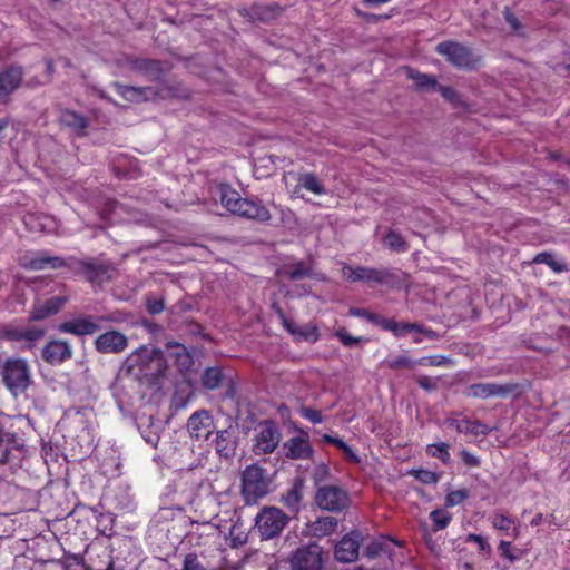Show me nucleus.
<instances>
[{
    "label": "nucleus",
    "mask_w": 570,
    "mask_h": 570,
    "mask_svg": "<svg viewBox=\"0 0 570 570\" xmlns=\"http://www.w3.org/2000/svg\"><path fill=\"white\" fill-rule=\"evenodd\" d=\"M121 370L138 380L155 383L164 376L167 365L160 348L142 345L126 357Z\"/></svg>",
    "instance_id": "f257e3e1"
},
{
    "label": "nucleus",
    "mask_w": 570,
    "mask_h": 570,
    "mask_svg": "<svg viewBox=\"0 0 570 570\" xmlns=\"http://www.w3.org/2000/svg\"><path fill=\"white\" fill-rule=\"evenodd\" d=\"M218 189L220 204L230 214L259 223L268 222L272 218L269 210L259 199L244 198L227 184H220Z\"/></svg>",
    "instance_id": "f03ea898"
},
{
    "label": "nucleus",
    "mask_w": 570,
    "mask_h": 570,
    "mask_svg": "<svg viewBox=\"0 0 570 570\" xmlns=\"http://www.w3.org/2000/svg\"><path fill=\"white\" fill-rule=\"evenodd\" d=\"M268 488L266 471L258 464H249L242 472L240 494L246 504H257L268 493Z\"/></svg>",
    "instance_id": "7ed1b4c3"
},
{
    "label": "nucleus",
    "mask_w": 570,
    "mask_h": 570,
    "mask_svg": "<svg viewBox=\"0 0 570 570\" xmlns=\"http://www.w3.org/2000/svg\"><path fill=\"white\" fill-rule=\"evenodd\" d=\"M435 52L458 69L473 70L476 69L482 61V57L479 53L454 40L439 42L435 46Z\"/></svg>",
    "instance_id": "20e7f679"
},
{
    "label": "nucleus",
    "mask_w": 570,
    "mask_h": 570,
    "mask_svg": "<svg viewBox=\"0 0 570 570\" xmlns=\"http://www.w3.org/2000/svg\"><path fill=\"white\" fill-rule=\"evenodd\" d=\"M26 453L23 440L0 428V468L13 472L20 466Z\"/></svg>",
    "instance_id": "39448f33"
},
{
    "label": "nucleus",
    "mask_w": 570,
    "mask_h": 570,
    "mask_svg": "<svg viewBox=\"0 0 570 570\" xmlns=\"http://www.w3.org/2000/svg\"><path fill=\"white\" fill-rule=\"evenodd\" d=\"M2 381L13 394L23 393L31 384V371L23 358H9L2 367Z\"/></svg>",
    "instance_id": "423d86ee"
},
{
    "label": "nucleus",
    "mask_w": 570,
    "mask_h": 570,
    "mask_svg": "<svg viewBox=\"0 0 570 570\" xmlns=\"http://www.w3.org/2000/svg\"><path fill=\"white\" fill-rule=\"evenodd\" d=\"M343 276L350 282H366L368 284L377 285H394L399 283V276L393 268H372V267H351L344 266L342 268Z\"/></svg>",
    "instance_id": "0eeeda50"
},
{
    "label": "nucleus",
    "mask_w": 570,
    "mask_h": 570,
    "mask_svg": "<svg viewBox=\"0 0 570 570\" xmlns=\"http://www.w3.org/2000/svg\"><path fill=\"white\" fill-rule=\"evenodd\" d=\"M121 318L116 314L108 315H81L76 318L60 323L58 330L61 333L72 334L76 336L91 335L101 328L102 322L117 323Z\"/></svg>",
    "instance_id": "6e6552de"
},
{
    "label": "nucleus",
    "mask_w": 570,
    "mask_h": 570,
    "mask_svg": "<svg viewBox=\"0 0 570 570\" xmlns=\"http://www.w3.org/2000/svg\"><path fill=\"white\" fill-rule=\"evenodd\" d=\"M288 522V517L278 508H264L255 518L256 528L263 539L278 535Z\"/></svg>",
    "instance_id": "1a4fd4ad"
},
{
    "label": "nucleus",
    "mask_w": 570,
    "mask_h": 570,
    "mask_svg": "<svg viewBox=\"0 0 570 570\" xmlns=\"http://www.w3.org/2000/svg\"><path fill=\"white\" fill-rule=\"evenodd\" d=\"M69 267L77 274L83 275L90 283H102L110 281L115 272L111 264L102 263L97 259H76L71 257Z\"/></svg>",
    "instance_id": "9d476101"
},
{
    "label": "nucleus",
    "mask_w": 570,
    "mask_h": 570,
    "mask_svg": "<svg viewBox=\"0 0 570 570\" xmlns=\"http://www.w3.org/2000/svg\"><path fill=\"white\" fill-rule=\"evenodd\" d=\"M281 438V431L274 421L267 420L262 422L254 438L253 452L256 455L273 453L278 446Z\"/></svg>",
    "instance_id": "9b49d317"
},
{
    "label": "nucleus",
    "mask_w": 570,
    "mask_h": 570,
    "mask_svg": "<svg viewBox=\"0 0 570 570\" xmlns=\"http://www.w3.org/2000/svg\"><path fill=\"white\" fill-rule=\"evenodd\" d=\"M323 563L324 552L316 543L298 548L291 558L292 570H322Z\"/></svg>",
    "instance_id": "f8f14e48"
},
{
    "label": "nucleus",
    "mask_w": 570,
    "mask_h": 570,
    "mask_svg": "<svg viewBox=\"0 0 570 570\" xmlns=\"http://www.w3.org/2000/svg\"><path fill=\"white\" fill-rule=\"evenodd\" d=\"M316 504L331 512H341L348 505V495L340 487H320L315 493Z\"/></svg>",
    "instance_id": "ddd939ff"
},
{
    "label": "nucleus",
    "mask_w": 570,
    "mask_h": 570,
    "mask_svg": "<svg viewBox=\"0 0 570 570\" xmlns=\"http://www.w3.org/2000/svg\"><path fill=\"white\" fill-rule=\"evenodd\" d=\"M19 265L27 271L59 269L69 265L60 256H50L47 252L24 254L19 258Z\"/></svg>",
    "instance_id": "4468645a"
},
{
    "label": "nucleus",
    "mask_w": 570,
    "mask_h": 570,
    "mask_svg": "<svg viewBox=\"0 0 570 570\" xmlns=\"http://www.w3.org/2000/svg\"><path fill=\"white\" fill-rule=\"evenodd\" d=\"M518 385L513 383H475L465 387L464 396L473 399H489L494 396H508L517 390Z\"/></svg>",
    "instance_id": "2eb2a0df"
},
{
    "label": "nucleus",
    "mask_w": 570,
    "mask_h": 570,
    "mask_svg": "<svg viewBox=\"0 0 570 570\" xmlns=\"http://www.w3.org/2000/svg\"><path fill=\"white\" fill-rule=\"evenodd\" d=\"M214 429L213 416L206 410L194 412L187 421L189 436L196 441L208 440Z\"/></svg>",
    "instance_id": "dca6fc26"
},
{
    "label": "nucleus",
    "mask_w": 570,
    "mask_h": 570,
    "mask_svg": "<svg viewBox=\"0 0 570 570\" xmlns=\"http://www.w3.org/2000/svg\"><path fill=\"white\" fill-rule=\"evenodd\" d=\"M128 337L119 331H107L94 342L96 351L101 354H120L128 347Z\"/></svg>",
    "instance_id": "f3484780"
},
{
    "label": "nucleus",
    "mask_w": 570,
    "mask_h": 570,
    "mask_svg": "<svg viewBox=\"0 0 570 570\" xmlns=\"http://www.w3.org/2000/svg\"><path fill=\"white\" fill-rule=\"evenodd\" d=\"M285 456L292 460H307L314 454V449L309 443L308 434L299 431V435L289 438L284 444Z\"/></svg>",
    "instance_id": "a211bd4d"
},
{
    "label": "nucleus",
    "mask_w": 570,
    "mask_h": 570,
    "mask_svg": "<svg viewBox=\"0 0 570 570\" xmlns=\"http://www.w3.org/2000/svg\"><path fill=\"white\" fill-rule=\"evenodd\" d=\"M361 533L352 531L344 535L335 546V558L340 562H353L358 558Z\"/></svg>",
    "instance_id": "6ab92c4d"
},
{
    "label": "nucleus",
    "mask_w": 570,
    "mask_h": 570,
    "mask_svg": "<svg viewBox=\"0 0 570 570\" xmlns=\"http://www.w3.org/2000/svg\"><path fill=\"white\" fill-rule=\"evenodd\" d=\"M214 444L219 458L226 460L234 458L238 445L236 429L229 426L228 429L217 431Z\"/></svg>",
    "instance_id": "aec40b11"
},
{
    "label": "nucleus",
    "mask_w": 570,
    "mask_h": 570,
    "mask_svg": "<svg viewBox=\"0 0 570 570\" xmlns=\"http://www.w3.org/2000/svg\"><path fill=\"white\" fill-rule=\"evenodd\" d=\"M23 224L29 232L36 234H52L58 229L57 219L43 213H27Z\"/></svg>",
    "instance_id": "412c9836"
},
{
    "label": "nucleus",
    "mask_w": 570,
    "mask_h": 570,
    "mask_svg": "<svg viewBox=\"0 0 570 570\" xmlns=\"http://www.w3.org/2000/svg\"><path fill=\"white\" fill-rule=\"evenodd\" d=\"M282 11V7L276 2L267 4H254L250 8H240L238 10L242 17L258 22H268L278 17Z\"/></svg>",
    "instance_id": "4be33fe9"
},
{
    "label": "nucleus",
    "mask_w": 570,
    "mask_h": 570,
    "mask_svg": "<svg viewBox=\"0 0 570 570\" xmlns=\"http://www.w3.org/2000/svg\"><path fill=\"white\" fill-rule=\"evenodd\" d=\"M71 357L72 350L67 341H50L42 350V358L50 365L61 364Z\"/></svg>",
    "instance_id": "5701e85b"
},
{
    "label": "nucleus",
    "mask_w": 570,
    "mask_h": 570,
    "mask_svg": "<svg viewBox=\"0 0 570 570\" xmlns=\"http://www.w3.org/2000/svg\"><path fill=\"white\" fill-rule=\"evenodd\" d=\"M23 78V68L20 66H9L0 70V100L9 97L19 88Z\"/></svg>",
    "instance_id": "b1692460"
},
{
    "label": "nucleus",
    "mask_w": 570,
    "mask_h": 570,
    "mask_svg": "<svg viewBox=\"0 0 570 570\" xmlns=\"http://www.w3.org/2000/svg\"><path fill=\"white\" fill-rule=\"evenodd\" d=\"M66 303L67 297L63 296H55L43 303H37L33 305L30 320L40 321L55 315L65 306Z\"/></svg>",
    "instance_id": "393cba45"
},
{
    "label": "nucleus",
    "mask_w": 570,
    "mask_h": 570,
    "mask_svg": "<svg viewBox=\"0 0 570 570\" xmlns=\"http://www.w3.org/2000/svg\"><path fill=\"white\" fill-rule=\"evenodd\" d=\"M130 69L149 79H156L163 72L161 62L155 59H135L130 62Z\"/></svg>",
    "instance_id": "a878e982"
},
{
    "label": "nucleus",
    "mask_w": 570,
    "mask_h": 570,
    "mask_svg": "<svg viewBox=\"0 0 570 570\" xmlns=\"http://www.w3.org/2000/svg\"><path fill=\"white\" fill-rule=\"evenodd\" d=\"M304 481L296 479L291 489L282 497V502L291 512H298L303 499Z\"/></svg>",
    "instance_id": "bb28decb"
},
{
    "label": "nucleus",
    "mask_w": 570,
    "mask_h": 570,
    "mask_svg": "<svg viewBox=\"0 0 570 570\" xmlns=\"http://www.w3.org/2000/svg\"><path fill=\"white\" fill-rule=\"evenodd\" d=\"M59 121L78 134H82L89 125L87 117L70 109H65L60 112Z\"/></svg>",
    "instance_id": "cd10ccee"
},
{
    "label": "nucleus",
    "mask_w": 570,
    "mask_h": 570,
    "mask_svg": "<svg viewBox=\"0 0 570 570\" xmlns=\"http://www.w3.org/2000/svg\"><path fill=\"white\" fill-rule=\"evenodd\" d=\"M117 92L126 100L130 102L146 101L149 98V94H154L149 87H132L115 83Z\"/></svg>",
    "instance_id": "c85d7f7f"
},
{
    "label": "nucleus",
    "mask_w": 570,
    "mask_h": 570,
    "mask_svg": "<svg viewBox=\"0 0 570 570\" xmlns=\"http://www.w3.org/2000/svg\"><path fill=\"white\" fill-rule=\"evenodd\" d=\"M293 336H295L298 341H305L309 343H315L320 338V332L316 325L306 324L299 326L294 322L291 324V327L286 330Z\"/></svg>",
    "instance_id": "c756f323"
},
{
    "label": "nucleus",
    "mask_w": 570,
    "mask_h": 570,
    "mask_svg": "<svg viewBox=\"0 0 570 570\" xmlns=\"http://www.w3.org/2000/svg\"><path fill=\"white\" fill-rule=\"evenodd\" d=\"M284 275L291 281H301L314 277L313 269L303 261L295 262L284 266Z\"/></svg>",
    "instance_id": "7c9ffc66"
},
{
    "label": "nucleus",
    "mask_w": 570,
    "mask_h": 570,
    "mask_svg": "<svg viewBox=\"0 0 570 570\" xmlns=\"http://www.w3.org/2000/svg\"><path fill=\"white\" fill-rule=\"evenodd\" d=\"M383 243L385 247L394 252H406L409 249V244L404 239V237L394 229H389L386 235L383 238Z\"/></svg>",
    "instance_id": "2f4dec72"
},
{
    "label": "nucleus",
    "mask_w": 570,
    "mask_h": 570,
    "mask_svg": "<svg viewBox=\"0 0 570 570\" xmlns=\"http://www.w3.org/2000/svg\"><path fill=\"white\" fill-rule=\"evenodd\" d=\"M491 431L492 429L488 424L479 420L472 421L464 417V424L461 433L472 436H487Z\"/></svg>",
    "instance_id": "473e14b6"
},
{
    "label": "nucleus",
    "mask_w": 570,
    "mask_h": 570,
    "mask_svg": "<svg viewBox=\"0 0 570 570\" xmlns=\"http://www.w3.org/2000/svg\"><path fill=\"white\" fill-rule=\"evenodd\" d=\"M407 76L414 81L416 89H435L438 86L436 79L426 73L409 69Z\"/></svg>",
    "instance_id": "72a5a7b5"
},
{
    "label": "nucleus",
    "mask_w": 570,
    "mask_h": 570,
    "mask_svg": "<svg viewBox=\"0 0 570 570\" xmlns=\"http://www.w3.org/2000/svg\"><path fill=\"white\" fill-rule=\"evenodd\" d=\"M299 185L306 190L313 193L314 195H324L325 188L318 180L315 174L306 173L302 175L298 179Z\"/></svg>",
    "instance_id": "f704fd0d"
},
{
    "label": "nucleus",
    "mask_w": 570,
    "mask_h": 570,
    "mask_svg": "<svg viewBox=\"0 0 570 570\" xmlns=\"http://www.w3.org/2000/svg\"><path fill=\"white\" fill-rule=\"evenodd\" d=\"M223 380V373L219 367H208L202 375V383L207 390L217 389Z\"/></svg>",
    "instance_id": "c9c22d12"
},
{
    "label": "nucleus",
    "mask_w": 570,
    "mask_h": 570,
    "mask_svg": "<svg viewBox=\"0 0 570 570\" xmlns=\"http://www.w3.org/2000/svg\"><path fill=\"white\" fill-rule=\"evenodd\" d=\"M337 525V521L333 517L318 518L313 523V531L317 537H325L331 534Z\"/></svg>",
    "instance_id": "e433bc0d"
},
{
    "label": "nucleus",
    "mask_w": 570,
    "mask_h": 570,
    "mask_svg": "<svg viewBox=\"0 0 570 570\" xmlns=\"http://www.w3.org/2000/svg\"><path fill=\"white\" fill-rule=\"evenodd\" d=\"M533 262L546 264L556 273H562L567 271V265L562 261L556 259L554 255L548 252L539 253L534 257Z\"/></svg>",
    "instance_id": "4c0bfd02"
},
{
    "label": "nucleus",
    "mask_w": 570,
    "mask_h": 570,
    "mask_svg": "<svg viewBox=\"0 0 570 570\" xmlns=\"http://www.w3.org/2000/svg\"><path fill=\"white\" fill-rule=\"evenodd\" d=\"M449 448V444L445 442L434 443L426 446V453L432 458L441 460L442 463L449 464L451 462Z\"/></svg>",
    "instance_id": "58836bf2"
},
{
    "label": "nucleus",
    "mask_w": 570,
    "mask_h": 570,
    "mask_svg": "<svg viewBox=\"0 0 570 570\" xmlns=\"http://www.w3.org/2000/svg\"><path fill=\"white\" fill-rule=\"evenodd\" d=\"M424 364H425L424 358L411 360L404 355L397 356L396 358L387 362V366L391 370H399L402 367L403 368H413L416 365H424Z\"/></svg>",
    "instance_id": "ea45409f"
},
{
    "label": "nucleus",
    "mask_w": 570,
    "mask_h": 570,
    "mask_svg": "<svg viewBox=\"0 0 570 570\" xmlns=\"http://www.w3.org/2000/svg\"><path fill=\"white\" fill-rule=\"evenodd\" d=\"M430 519L432 520L435 530H443L449 525L452 517L445 510L435 509L430 513Z\"/></svg>",
    "instance_id": "a19ab883"
},
{
    "label": "nucleus",
    "mask_w": 570,
    "mask_h": 570,
    "mask_svg": "<svg viewBox=\"0 0 570 570\" xmlns=\"http://www.w3.org/2000/svg\"><path fill=\"white\" fill-rule=\"evenodd\" d=\"M499 551L501 557L511 563L519 560L523 556V552L518 549H513L511 542L504 540L500 541Z\"/></svg>",
    "instance_id": "79ce46f5"
},
{
    "label": "nucleus",
    "mask_w": 570,
    "mask_h": 570,
    "mask_svg": "<svg viewBox=\"0 0 570 570\" xmlns=\"http://www.w3.org/2000/svg\"><path fill=\"white\" fill-rule=\"evenodd\" d=\"M46 331L39 327L22 328V341L27 343V347H33L35 343L45 336Z\"/></svg>",
    "instance_id": "37998d69"
},
{
    "label": "nucleus",
    "mask_w": 570,
    "mask_h": 570,
    "mask_svg": "<svg viewBox=\"0 0 570 570\" xmlns=\"http://www.w3.org/2000/svg\"><path fill=\"white\" fill-rule=\"evenodd\" d=\"M410 475H413L415 479H417L423 484H435L439 481V475L435 472L417 469V470H411L409 472Z\"/></svg>",
    "instance_id": "c03bdc74"
},
{
    "label": "nucleus",
    "mask_w": 570,
    "mask_h": 570,
    "mask_svg": "<svg viewBox=\"0 0 570 570\" xmlns=\"http://www.w3.org/2000/svg\"><path fill=\"white\" fill-rule=\"evenodd\" d=\"M344 346L346 347H353L354 345L365 342L366 338L362 336H353L347 333L345 328H338L334 334Z\"/></svg>",
    "instance_id": "a18cd8bd"
},
{
    "label": "nucleus",
    "mask_w": 570,
    "mask_h": 570,
    "mask_svg": "<svg viewBox=\"0 0 570 570\" xmlns=\"http://www.w3.org/2000/svg\"><path fill=\"white\" fill-rule=\"evenodd\" d=\"M469 497V491L466 489H460L450 491L445 497V505L446 507H455L463 501H465Z\"/></svg>",
    "instance_id": "49530a36"
},
{
    "label": "nucleus",
    "mask_w": 570,
    "mask_h": 570,
    "mask_svg": "<svg viewBox=\"0 0 570 570\" xmlns=\"http://www.w3.org/2000/svg\"><path fill=\"white\" fill-rule=\"evenodd\" d=\"M98 527H101L100 532L107 537H110L112 533V523L114 518L110 513H99L97 515Z\"/></svg>",
    "instance_id": "de8ad7c7"
},
{
    "label": "nucleus",
    "mask_w": 570,
    "mask_h": 570,
    "mask_svg": "<svg viewBox=\"0 0 570 570\" xmlns=\"http://www.w3.org/2000/svg\"><path fill=\"white\" fill-rule=\"evenodd\" d=\"M181 570H207L196 553H188L184 558Z\"/></svg>",
    "instance_id": "09e8293b"
},
{
    "label": "nucleus",
    "mask_w": 570,
    "mask_h": 570,
    "mask_svg": "<svg viewBox=\"0 0 570 570\" xmlns=\"http://www.w3.org/2000/svg\"><path fill=\"white\" fill-rule=\"evenodd\" d=\"M466 542H474L478 544L479 547V550L487 554V556H490L491 552H492V549H491V546L488 543V541L480 534H475V533H470L468 534L466 537Z\"/></svg>",
    "instance_id": "8fccbe9b"
},
{
    "label": "nucleus",
    "mask_w": 570,
    "mask_h": 570,
    "mask_svg": "<svg viewBox=\"0 0 570 570\" xmlns=\"http://www.w3.org/2000/svg\"><path fill=\"white\" fill-rule=\"evenodd\" d=\"M460 456L463 464L468 468H478L481 465V459L466 449L460 451Z\"/></svg>",
    "instance_id": "3c124183"
},
{
    "label": "nucleus",
    "mask_w": 570,
    "mask_h": 570,
    "mask_svg": "<svg viewBox=\"0 0 570 570\" xmlns=\"http://www.w3.org/2000/svg\"><path fill=\"white\" fill-rule=\"evenodd\" d=\"M416 383L421 389L428 392L435 391L438 389V380L426 376V375H419L415 377Z\"/></svg>",
    "instance_id": "603ef678"
},
{
    "label": "nucleus",
    "mask_w": 570,
    "mask_h": 570,
    "mask_svg": "<svg viewBox=\"0 0 570 570\" xmlns=\"http://www.w3.org/2000/svg\"><path fill=\"white\" fill-rule=\"evenodd\" d=\"M435 89L442 95V97L445 100H448L450 102H454V104L460 101L459 94L452 87H450V86H439L438 85Z\"/></svg>",
    "instance_id": "864d4df0"
},
{
    "label": "nucleus",
    "mask_w": 570,
    "mask_h": 570,
    "mask_svg": "<svg viewBox=\"0 0 570 570\" xmlns=\"http://www.w3.org/2000/svg\"><path fill=\"white\" fill-rule=\"evenodd\" d=\"M371 323L380 326L384 331H390L393 333L395 330V323L393 318H385L377 314L376 317H371Z\"/></svg>",
    "instance_id": "5fc2aeb1"
},
{
    "label": "nucleus",
    "mask_w": 570,
    "mask_h": 570,
    "mask_svg": "<svg viewBox=\"0 0 570 570\" xmlns=\"http://www.w3.org/2000/svg\"><path fill=\"white\" fill-rule=\"evenodd\" d=\"M301 415L312 422L313 424H318L323 422V416L320 411L314 410L312 407H302Z\"/></svg>",
    "instance_id": "6e6d98bb"
},
{
    "label": "nucleus",
    "mask_w": 570,
    "mask_h": 570,
    "mask_svg": "<svg viewBox=\"0 0 570 570\" xmlns=\"http://www.w3.org/2000/svg\"><path fill=\"white\" fill-rule=\"evenodd\" d=\"M330 475V470L325 465V464H318L313 474H312V478H313V481L316 485L321 484L322 482H324L325 480H327Z\"/></svg>",
    "instance_id": "4d7b16f0"
},
{
    "label": "nucleus",
    "mask_w": 570,
    "mask_h": 570,
    "mask_svg": "<svg viewBox=\"0 0 570 570\" xmlns=\"http://www.w3.org/2000/svg\"><path fill=\"white\" fill-rule=\"evenodd\" d=\"M503 17L513 31L519 32L522 29V24L520 23V21L518 20V18L511 11L510 8H508V7L504 8Z\"/></svg>",
    "instance_id": "13d9d810"
},
{
    "label": "nucleus",
    "mask_w": 570,
    "mask_h": 570,
    "mask_svg": "<svg viewBox=\"0 0 570 570\" xmlns=\"http://www.w3.org/2000/svg\"><path fill=\"white\" fill-rule=\"evenodd\" d=\"M3 336L9 341L21 342L22 341V328L14 326H6L3 328Z\"/></svg>",
    "instance_id": "bf43d9fd"
},
{
    "label": "nucleus",
    "mask_w": 570,
    "mask_h": 570,
    "mask_svg": "<svg viewBox=\"0 0 570 570\" xmlns=\"http://www.w3.org/2000/svg\"><path fill=\"white\" fill-rule=\"evenodd\" d=\"M512 521L508 517L503 514H495L492 520V525L502 531H508L510 529Z\"/></svg>",
    "instance_id": "052dcab7"
},
{
    "label": "nucleus",
    "mask_w": 570,
    "mask_h": 570,
    "mask_svg": "<svg viewBox=\"0 0 570 570\" xmlns=\"http://www.w3.org/2000/svg\"><path fill=\"white\" fill-rule=\"evenodd\" d=\"M411 332L424 334L426 337L431 340H435L439 337L438 333L433 330L425 327L424 325L420 323H410Z\"/></svg>",
    "instance_id": "680f3d73"
},
{
    "label": "nucleus",
    "mask_w": 570,
    "mask_h": 570,
    "mask_svg": "<svg viewBox=\"0 0 570 570\" xmlns=\"http://www.w3.org/2000/svg\"><path fill=\"white\" fill-rule=\"evenodd\" d=\"M165 309L163 299H149L147 302V311L151 315L160 314Z\"/></svg>",
    "instance_id": "e2e57ef3"
},
{
    "label": "nucleus",
    "mask_w": 570,
    "mask_h": 570,
    "mask_svg": "<svg viewBox=\"0 0 570 570\" xmlns=\"http://www.w3.org/2000/svg\"><path fill=\"white\" fill-rule=\"evenodd\" d=\"M423 358L425 360L424 365H430V366H442V365L450 363V360L443 355H434V356H429V357H423Z\"/></svg>",
    "instance_id": "0e129e2a"
},
{
    "label": "nucleus",
    "mask_w": 570,
    "mask_h": 570,
    "mask_svg": "<svg viewBox=\"0 0 570 570\" xmlns=\"http://www.w3.org/2000/svg\"><path fill=\"white\" fill-rule=\"evenodd\" d=\"M382 549H383V544L381 542L373 541L370 544H367V547L365 548V554L368 558H375L376 556L380 554Z\"/></svg>",
    "instance_id": "69168bd1"
},
{
    "label": "nucleus",
    "mask_w": 570,
    "mask_h": 570,
    "mask_svg": "<svg viewBox=\"0 0 570 570\" xmlns=\"http://www.w3.org/2000/svg\"><path fill=\"white\" fill-rule=\"evenodd\" d=\"M272 308H273V311L275 312V314L277 315V317L279 318V321H281L282 325L284 326V328H286V330H287V328H289V327H291V324H292L293 322H292V321H289V320L286 317V315H285L284 311L281 308V306H279V305H277V304H273V305H272Z\"/></svg>",
    "instance_id": "338daca9"
},
{
    "label": "nucleus",
    "mask_w": 570,
    "mask_h": 570,
    "mask_svg": "<svg viewBox=\"0 0 570 570\" xmlns=\"http://www.w3.org/2000/svg\"><path fill=\"white\" fill-rule=\"evenodd\" d=\"M411 332L410 323H395L393 335L396 337L405 336Z\"/></svg>",
    "instance_id": "774afa93"
}]
</instances>
